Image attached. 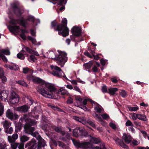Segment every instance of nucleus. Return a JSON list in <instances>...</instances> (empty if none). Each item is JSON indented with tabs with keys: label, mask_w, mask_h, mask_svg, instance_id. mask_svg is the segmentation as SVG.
Returning a JSON list of instances; mask_svg holds the SVG:
<instances>
[{
	"label": "nucleus",
	"mask_w": 149,
	"mask_h": 149,
	"mask_svg": "<svg viewBox=\"0 0 149 149\" xmlns=\"http://www.w3.org/2000/svg\"><path fill=\"white\" fill-rule=\"evenodd\" d=\"M27 79L35 83L42 84V85L38 87V91L43 96L49 98H55L54 93L56 89L54 86L48 84H44V81L42 79L35 77L32 75L27 76Z\"/></svg>",
	"instance_id": "f257e3e1"
},
{
	"label": "nucleus",
	"mask_w": 149,
	"mask_h": 149,
	"mask_svg": "<svg viewBox=\"0 0 149 149\" xmlns=\"http://www.w3.org/2000/svg\"><path fill=\"white\" fill-rule=\"evenodd\" d=\"M20 120L22 122H25L24 127L26 133L31 134L35 137L39 136L38 133V132H33L35 130V128L33 127H31V126L35 125L37 124L36 121L34 120L30 119L28 116L25 115L22 117Z\"/></svg>",
	"instance_id": "f03ea898"
},
{
	"label": "nucleus",
	"mask_w": 149,
	"mask_h": 149,
	"mask_svg": "<svg viewBox=\"0 0 149 149\" xmlns=\"http://www.w3.org/2000/svg\"><path fill=\"white\" fill-rule=\"evenodd\" d=\"M48 57L49 58H53L57 61L56 63L63 67L67 60V54L64 52L58 51L57 53L53 52H49Z\"/></svg>",
	"instance_id": "7ed1b4c3"
},
{
	"label": "nucleus",
	"mask_w": 149,
	"mask_h": 149,
	"mask_svg": "<svg viewBox=\"0 0 149 149\" xmlns=\"http://www.w3.org/2000/svg\"><path fill=\"white\" fill-rule=\"evenodd\" d=\"M67 21L66 18H63L62 20L61 24L56 26L55 30L58 31L59 35H61L63 37H66L69 34V30L67 26Z\"/></svg>",
	"instance_id": "20e7f679"
},
{
	"label": "nucleus",
	"mask_w": 149,
	"mask_h": 149,
	"mask_svg": "<svg viewBox=\"0 0 149 149\" xmlns=\"http://www.w3.org/2000/svg\"><path fill=\"white\" fill-rule=\"evenodd\" d=\"M50 67L52 70V72L50 73L54 76L57 77H61L63 76L64 77L67 79L65 74L61 69L56 65H50Z\"/></svg>",
	"instance_id": "39448f33"
},
{
	"label": "nucleus",
	"mask_w": 149,
	"mask_h": 149,
	"mask_svg": "<svg viewBox=\"0 0 149 149\" xmlns=\"http://www.w3.org/2000/svg\"><path fill=\"white\" fill-rule=\"evenodd\" d=\"M72 118L75 120L80 122L83 124L85 125L86 123H88L93 127H95V126L94 122L89 120H87V118L85 117H82L80 118L75 116H73L72 117Z\"/></svg>",
	"instance_id": "423d86ee"
},
{
	"label": "nucleus",
	"mask_w": 149,
	"mask_h": 149,
	"mask_svg": "<svg viewBox=\"0 0 149 149\" xmlns=\"http://www.w3.org/2000/svg\"><path fill=\"white\" fill-rule=\"evenodd\" d=\"M10 10L13 11L14 13L18 16L20 15L22 13V11L20 10L18 6L15 3H13L11 5V8Z\"/></svg>",
	"instance_id": "0eeeda50"
},
{
	"label": "nucleus",
	"mask_w": 149,
	"mask_h": 149,
	"mask_svg": "<svg viewBox=\"0 0 149 149\" xmlns=\"http://www.w3.org/2000/svg\"><path fill=\"white\" fill-rule=\"evenodd\" d=\"M19 101V98L17 95L15 93H13L11 95L10 100V103L13 104L18 103Z\"/></svg>",
	"instance_id": "6e6552de"
},
{
	"label": "nucleus",
	"mask_w": 149,
	"mask_h": 149,
	"mask_svg": "<svg viewBox=\"0 0 149 149\" xmlns=\"http://www.w3.org/2000/svg\"><path fill=\"white\" fill-rule=\"evenodd\" d=\"M6 116L9 118L11 119H16L18 118V116L16 114H13L11 110L10 109L7 110L6 112Z\"/></svg>",
	"instance_id": "1a4fd4ad"
},
{
	"label": "nucleus",
	"mask_w": 149,
	"mask_h": 149,
	"mask_svg": "<svg viewBox=\"0 0 149 149\" xmlns=\"http://www.w3.org/2000/svg\"><path fill=\"white\" fill-rule=\"evenodd\" d=\"M71 32L72 34L76 36L79 37L81 35V30L79 27H73L72 29Z\"/></svg>",
	"instance_id": "9d476101"
},
{
	"label": "nucleus",
	"mask_w": 149,
	"mask_h": 149,
	"mask_svg": "<svg viewBox=\"0 0 149 149\" xmlns=\"http://www.w3.org/2000/svg\"><path fill=\"white\" fill-rule=\"evenodd\" d=\"M9 31L11 32L16 34L20 31V29L19 26H17L10 25L8 26Z\"/></svg>",
	"instance_id": "9b49d317"
},
{
	"label": "nucleus",
	"mask_w": 149,
	"mask_h": 149,
	"mask_svg": "<svg viewBox=\"0 0 149 149\" xmlns=\"http://www.w3.org/2000/svg\"><path fill=\"white\" fill-rule=\"evenodd\" d=\"M9 92L8 91L3 90L0 92V98L3 101H7V97Z\"/></svg>",
	"instance_id": "f8f14e48"
},
{
	"label": "nucleus",
	"mask_w": 149,
	"mask_h": 149,
	"mask_svg": "<svg viewBox=\"0 0 149 149\" xmlns=\"http://www.w3.org/2000/svg\"><path fill=\"white\" fill-rule=\"evenodd\" d=\"M53 144L56 146L58 145V146L62 148V149H69V147L67 146L64 144L63 143L60 141H53Z\"/></svg>",
	"instance_id": "ddd939ff"
},
{
	"label": "nucleus",
	"mask_w": 149,
	"mask_h": 149,
	"mask_svg": "<svg viewBox=\"0 0 149 149\" xmlns=\"http://www.w3.org/2000/svg\"><path fill=\"white\" fill-rule=\"evenodd\" d=\"M81 129L80 128L78 127L76 128L73 130V135L74 136L77 137L79 136H80V135L83 134V133H86L84 132L82 130H81Z\"/></svg>",
	"instance_id": "4468645a"
},
{
	"label": "nucleus",
	"mask_w": 149,
	"mask_h": 149,
	"mask_svg": "<svg viewBox=\"0 0 149 149\" xmlns=\"http://www.w3.org/2000/svg\"><path fill=\"white\" fill-rule=\"evenodd\" d=\"M31 145H32L31 149H35L36 148L37 144L34 140L32 139L31 141L27 143L25 145V148L29 147Z\"/></svg>",
	"instance_id": "2eb2a0df"
},
{
	"label": "nucleus",
	"mask_w": 149,
	"mask_h": 149,
	"mask_svg": "<svg viewBox=\"0 0 149 149\" xmlns=\"http://www.w3.org/2000/svg\"><path fill=\"white\" fill-rule=\"evenodd\" d=\"M114 140L115 141L116 143L118 144L122 147L127 148H128L127 146L125 144L123 141L119 139L118 138L116 137L114 138Z\"/></svg>",
	"instance_id": "dca6fc26"
},
{
	"label": "nucleus",
	"mask_w": 149,
	"mask_h": 149,
	"mask_svg": "<svg viewBox=\"0 0 149 149\" xmlns=\"http://www.w3.org/2000/svg\"><path fill=\"white\" fill-rule=\"evenodd\" d=\"M123 138L125 143L127 144H129L132 141V138L131 136L126 134H123Z\"/></svg>",
	"instance_id": "f3484780"
},
{
	"label": "nucleus",
	"mask_w": 149,
	"mask_h": 149,
	"mask_svg": "<svg viewBox=\"0 0 149 149\" xmlns=\"http://www.w3.org/2000/svg\"><path fill=\"white\" fill-rule=\"evenodd\" d=\"M29 109L28 106L26 105H24L22 106L19 107H17V111L22 112H27Z\"/></svg>",
	"instance_id": "a211bd4d"
},
{
	"label": "nucleus",
	"mask_w": 149,
	"mask_h": 149,
	"mask_svg": "<svg viewBox=\"0 0 149 149\" xmlns=\"http://www.w3.org/2000/svg\"><path fill=\"white\" fill-rule=\"evenodd\" d=\"M4 66L5 68H9L11 70H17L19 68L18 66L15 65L6 64Z\"/></svg>",
	"instance_id": "6ab92c4d"
},
{
	"label": "nucleus",
	"mask_w": 149,
	"mask_h": 149,
	"mask_svg": "<svg viewBox=\"0 0 149 149\" xmlns=\"http://www.w3.org/2000/svg\"><path fill=\"white\" fill-rule=\"evenodd\" d=\"M38 146H40L44 147L46 145L45 141L41 137L38 136Z\"/></svg>",
	"instance_id": "aec40b11"
},
{
	"label": "nucleus",
	"mask_w": 149,
	"mask_h": 149,
	"mask_svg": "<svg viewBox=\"0 0 149 149\" xmlns=\"http://www.w3.org/2000/svg\"><path fill=\"white\" fill-rule=\"evenodd\" d=\"M89 136L90 137V141L92 143L97 144L100 142V140L99 138L93 137L90 135Z\"/></svg>",
	"instance_id": "412c9836"
},
{
	"label": "nucleus",
	"mask_w": 149,
	"mask_h": 149,
	"mask_svg": "<svg viewBox=\"0 0 149 149\" xmlns=\"http://www.w3.org/2000/svg\"><path fill=\"white\" fill-rule=\"evenodd\" d=\"M58 93L59 94H61L63 95H69V93L65 89L61 88L58 91Z\"/></svg>",
	"instance_id": "4be33fe9"
},
{
	"label": "nucleus",
	"mask_w": 149,
	"mask_h": 149,
	"mask_svg": "<svg viewBox=\"0 0 149 149\" xmlns=\"http://www.w3.org/2000/svg\"><path fill=\"white\" fill-rule=\"evenodd\" d=\"M93 61H91L88 63H85L84 64L83 66L85 69H90L93 64Z\"/></svg>",
	"instance_id": "5701e85b"
},
{
	"label": "nucleus",
	"mask_w": 149,
	"mask_h": 149,
	"mask_svg": "<svg viewBox=\"0 0 149 149\" xmlns=\"http://www.w3.org/2000/svg\"><path fill=\"white\" fill-rule=\"evenodd\" d=\"M25 51L29 53H32L33 52V50H32L30 49L28 47L25 46H24L23 47L22 50L20 52H21V53L22 52L24 53L25 52Z\"/></svg>",
	"instance_id": "b1692460"
},
{
	"label": "nucleus",
	"mask_w": 149,
	"mask_h": 149,
	"mask_svg": "<svg viewBox=\"0 0 149 149\" xmlns=\"http://www.w3.org/2000/svg\"><path fill=\"white\" fill-rule=\"evenodd\" d=\"M2 124H3V126L5 129L10 127L11 125V123L7 120H5L2 122Z\"/></svg>",
	"instance_id": "393cba45"
},
{
	"label": "nucleus",
	"mask_w": 149,
	"mask_h": 149,
	"mask_svg": "<svg viewBox=\"0 0 149 149\" xmlns=\"http://www.w3.org/2000/svg\"><path fill=\"white\" fill-rule=\"evenodd\" d=\"M118 90V89L116 88H111L109 89L108 93L110 94L113 95L115 92Z\"/></svg>",
	"instance_id": "a878e982"
},
{
	"label": "nucleus",
	"mask_w": 149,
	"mask_h": 149,
	"mask_svg": "<svg viewBox=\"0 0 149 149\" xmlns=\"http://www.w3.org/2000/svg\"><path fill=\"white\" fill-rule=\"evenodd\" d=\"M25 55L26 56H28V55L27 54H23L21 52H19V53H18L17 54V57L20 59L21 60H24V55Z\"/></svg>",
	"instance_id": "bb28decb"
},
{
	"label": "nucleus",
	"mask_w": 149,
	"mask_h": 149,
	"mask_svg": "<svg viewBox=\"0 0 149 149\" xmlns=\"http://www.w3.org/2000/svg\"><path fill=\"white\" fill-rule=\"evenodd\" d=\"M137 118L144 121H146L147 120V118L146 116L142 114H138Z\"/></svg>",
	"instance_id": "cd10ccee"
},
{
	"label": "nucleus",
	"mask_w": 149,
	"mask_h": 149,
	"mask_svg": "<svg viewBox=\"0 0 149 149\" xmlns=\"http://www.w3.org/2000/svg\"><path fill=\"white\" fill-rule=\"evenodd\" d=\"M0 79H1L2 83L3 84L5 83L7 80L6 77L4 75V73L0 75Z\"/></svg>",
	"instance_id": "c85d7f7f"
},
{
	"label": "nucleus",
	"mask_w": 149,
	"mask_h": 149,
	"mask_svg": "<svg viewBox=\"0 0 149 149\" xmlns=\"http://www.w3.org/2000/svg\"><path fill=\"white\" fill-rule=\"evenodd\" d=\"M5 132L8 134H11L12 133L13 130L12 127H9L5 129Z\"/></svg>",
	"instance_id": "c756f323"
},
{
	"label": "nucleus",
	"mask_w": 149,
	"mask_h": 149,
	"mask_svg": "<svg viewBox=\"0 0 149 149\" xmlns=\"http://www.w3.org/2000/svg\"><path fill=\"white\" fill-rule=\"evenodd\" d=\"M16 82L17 84L24 86L27 87L28 86V84L23 80L17 81Z\"/></svg>",
	"instance_id": "7c9ffc66"
},
{
	"label": "nucleus",
	"mask_w": 149,
	"mask_h": 149,
	"mask_svg": "<svg viewBox=\"0 0 149 149\" xmlns=\"http://www.w3.org/2000/svg\"><path fill=\"white\" fill-rule=\"evenodd\" d=\"M29 138L26 136H23L20 137V141L22 142H25L29 140Z\"/></svg>",
	"instance_id": "2f4dec72"
},
{
	"label": "nucleus",
	"mask_w": 149,
	"mask_h": 149,
	"mask_svg": "<svg viewBox=\"0 0 149 149\" xmlns=\"http://www.w3.org/2000/svg\"><path fill=\"white\" fill-rule=\"evenodd\" d=\"M19 21L20 22V24L24 27H25L26 25L27 24V21L23 18H22L19 20Z\"/></svg>",
	"instance_id": "473e14b6"
},
{
	"label": "nucleus",
	"mask_w": 149,
	"mask_h": 149,
	"mask_svg": "<svg viewBox=\"0 0 149 149\" xmlns=\"http://www.w3.org/2000/svg\"><path fill=\"white\" fill-rule=\"evenodd\" d=\"M93 116L95 119L98 121L100 122V121H102V119L100 115L95 113L94 114H93Z\"/></svg>",
	"instance_id": "72a5a7b5"
},
{
	"label": "nucleus",
	"mask_w": 149,
	"mask_h": 149,
	"mask_svg": "<svg viewBox=\"0 0 149 149\" xmlns=\"http://www.w3.org/2000/svg\"><path fill=\"white\" fill-rule=\"evenodd\" d=\"M36 60V58L35 56L33 54L31 55L30 58H28V60L31 62H32L35 61Z\"/></svg>",
	"instance_id": "f704fd0d"
},
{
	"label": "nucleus",
	"mask_w": 149,
	"mask_h": 149,
	"mask_svg": "<svg viewBox=\"0 0 149 149\" xmlns=\"http://www.w3.org/2000/svg\"><path fill=\"white\" fill-rule=\"evenodd\" d=\"M95 110L97 113H101L103 112V109L99 107H96L94 108Z\"/></svg>",
	"instance_id": "c9c22d12"
},
{
	"label": "nucleus",
	"mask_w": 149,
	"mask_h": 149,
	"mask_svg": "<svg viewBox=\"0 0 149 149\" xmlns=\"http://www.w3.org/2000/svg\"><path fill=\"white\" fill-rule=\"evenodd\" d=\"M28 39L31 40L32 43L35 45H37V41L35 38H33L30 36H29L28 37Z\"/></svg>",
	"instance_id": "e433bc0d"
},
{
	"label": "nucleus",
	"mask_w": 149,
	"mask_h": 149,
	"mask_svg": "<svg viewBox=\"0 0 149 149\" xmlns=\"http://www.w3.org/2000/svg\"><path fill=\"white\" fill-rule=\"evenodd\" d=\"M49 107L52 108L54 110H59V108L58 107H57L55 106L52 104H48Z\"/></svg>",
	"instance_id": "4c0bfd02"
},
{
	"label": "nucleus",
	"mask_w": 149,
	"mask_h": 149,
	"mask_svg": "<svg viewBox=\"0 0 149 149\" xmlns=\"http://www.w3.org/2000/svg\"><path fill=\"white\" fill-rule=\"evenodd\" d=\"M4 112V107L2 104L0 103V116L2 115Z\"/></svg>",
	"instance_id": "58836bf2"
},
{
	"label": "nucleus",
	"mask_w": 149,
	"mask_h": 149,
	"mask_svg": "<svg viewBox=\"0 0 149 149\" xmlns=\"http://www.w3.org/2000/svg\"><path fill=\"white\" fill-rule=\"evenodd\" d=\"M18 143H11V146L12 149H16L17 147Z\"/></svg>",
	"instance_id": "ea45409f"
},
{
	"label": "nucleus",
	"mask_w": 149,
	"mask_h": 149,
	"mask_svg": "<svg viewBox=\"0 0 149 149\" xmlns=\"http://www.w3.org/2000/svg\"><path fill=\"white\" fill-rule=\"evenodd\" d=\"M138 114L134 113L131 115V118L133 120H136L137 118Z\"/></svg>",
	"instance_id": "a19ab883"
},
{
	"label": "nucleus",
	"mask_w": 149,
	"mask_h": 149,
	"mask_svg": "<svg viewBox=\"0 0 149 149\" xmlns=\"http://www.w3.org/2000/svg\"><path fill=\"white\" fill-rule=\"evenodd\" d=\"M8 141L10 143H14L15 141L13 137L11 136H8Z\"/></svg>",
	"instance_id": "79ce46f5"
},
{
	"label": "nucleus",
	"mask_w": 149,
	"mask_h": 149,
	"mask_svg": "<svg viewBox=\"0 0 149 149\" xmlns=\"http://www.w3.org/2000/svg\"><path fill=\"white\" fill-rule=\"evenodd\" d=\"M129 110L131 111H137L139 109V108L137 107H130L128 108Z\"/></svg>",
	"instance_id": "37998d69"
},
{
	"label": "nucleus",
	"mask_w": 149,
	"mask_h": 149,
	"mask_svg": "<svg viewBox=\"0 0 149 149\" xmlns=\"http://www.w3.org/2000/svg\"><path fill=\"white\" fill-rule=\"evenodd\" d=\"M17 147L19 149H24V144L22 143H18Z\"/></svg>",
	"instance_id": "c03bdc74"
},
{
	"label": "nucleus",
	"mask_w": 149,
	"mask_h": 149,
	"mask_svg": "<svg viewBox=\"0 0 149 149\" xmlns=\"http://www.w3.org/2000/svg\"><path fill=\"white\" fill-rule=\"evenodd\" d=\"M125 125L127 126H133V124L131 121L128 120L125 123Z\"/></svg>",
	"instance_id": "a18cd8bd"
},
{
	"label": "nucleus",
	"mask_w": 149,
	"mask_h": 149,
	"mask_svg": "<svg viewBox=\"0 0 149 149\" xmlns=\"http://www.w3.org/2000/svg\"><path fill=\"white\" fill-rule=\"evenodd\" d=\"M9 22L11 24L13 25H16L17 24V21L16 20L11 18H10Z\"/></svg>",
	"instance_id": "49530a36"
},
{
	"label": "nucleus",
	"mask_w": 149,
	"mask_h": 149,
	"mask_svg": "<svg viewBox=\"0 0 149 149\" xmlns=\"http://www.w3.org/2000/svg\"><path fill=\"white\" fill-rule=\"evenodd\" d=\"M101 116L104 119H106L107 118L109 119V117L108 115L106 113H103L101 115Z\"/></svg>",
	"instance_id": "de8ad7c7"
},
{
	"label": "nucleus",
	"mask_w": 149,
	"mask_h": 149,
	"mask_svg": "<svg viewBox=\"0 0 149 149\" xmlns=\"http://www.w3.org/2000/svg\"><path fill=\"white\" fill-rule=\"evenodd\" d=\"M120 95L123 97H125L127 95V93L124 90H122L120 93Z\"/></svg>",
	"instance_id": "09e8293b"
},
{
	"label": "nucleus",
	"mask_w": 149,
	"mask_h": 149,
	"mask_svg": "<svg viewBox=\"0 0 149 149\" xmlns=\"http://www.w3.org/2000/svg\"><path fill=\"white\" fill-rule=\"evenodd\" d=\"M27 20L30 21L32 22L33 23L35 19L33 16H29L28 17Z\"/></svg>",
	"instance_id": "8fccbe9b"
},
{
	"label": "nucleus",
	"mask_w": 149,
	"mask_h": 149,
	"mask_svg": "<svg viewBox=\"0 0 149 149\" xmlns=\"http://www.w3.org/2000/svg\"><path fill=\"white\" fill-rule=\"evenodd\" d=\"M109 125L113 129L116 130L117 128L116 125L112 122L110 123Z\"/></svg>",
	"instance_id": "3c124183"
},
{
	"label": "nucleus",
	"mask_w": 149,
	"mask_h": 149,
	"mask_svg": "<svg viewBox=\"0 0 149 149\" xmlns=\"http://www.w3.org/2000/svg\"><path fill=\"white\" fill-rule=\"evenodd\" d=\"M66 0H60L59 2V5L62 6L63 4H66Z\"/></svg>",
	"instance_id": "603ef678"
},
{
	"label": "nucleus",
	"mask_w": 149,
	"mask_h": 149,
	"mask_svg": "<svg viewBox=\"0 0 149 149\" xmlns=\"http://www.w3.org/2000/svg\"><path fill=\"white\" fill-rule=\"evenodd\" d=\"M29 71V69L28 68H23V72L25 74L27 73Z\"/></svg>",
	"instance_id": "864d4df0"
},
{
	"label": "nucleus",
	"mask_w": 149,
	"mask_h": 149,
	"mask_svg": "<svg viewBox=\"0 0 149 149\" xmlns=\"http://www.w3.org/2000/svg\"><path fill=\"white\" fill-rule=\"evenodd\" d=\"M54 129L55 131L57 132H60L61 131V129L57 127H54Z\"/></svg>",
	"instance_id": "5fc2aeb1"
},
{
	"label": "nucleus",
	"mask_w": 149,
	"mask_h": 149,
	"mask_svg": "<svg viewBox=\"0 0 149 149\" xmlns=\"http://www.w3.org/2000/svg\"><path fill=\"white\" fill-rule=\"evenodd\" d=\"M102 91L103 93H106L107 92V89L106 86H104L102 88Z\"/></svg>",
	"instance_id": "6e6d98bb"
},
{
	"label": "nucleus",
	"mask_w": 149,
	"mask_h": 149,
	"mask_svg": "<svg viewBox=\"0 0 149 149\" xmlns=\"http://www.w3.org/2000/svg\"><path fill=\"white\" fill-rule=\"evenodd\" d=\"M87 103V100L85 99L83 101V102L81 104V105L82 106H83V105L85 106Z\"/></svg>",
	"instance_id": "4d7b16f0"
},
{
	"label": "nucleus",
	"mask_w": 149,
	"mask_h": 149,
	"mask_svg": "<svg viewBox=\"0 0 149 149\" xmlns=\"http://www.w3.org/2000/svg\"><path fill=\"white\" fill-rule=\"evenodd\" d=\"M74 90L77 91L81 93L80 89L77 86H75L74 87Z\"/></svg>",
	"instance_id": "13d9d810"
},
{
	"label": "nucleus",
	"mask_w": 149,
	"mask_h": 149,
	"mask_svg": "<svg viewBox=\"0 0 149 149\" xmlns=\"http://www.w3.org/2000/svg\"><path fill=\"white\" fill-rule=\"evenodd\" d=\"M134 124L137 126L139 127H141V123L139 122L135 121L134 122Z\"/></svg>",
	"instance_id": "bf43d9fd"
},
{
	"label": "nucleus",
	"mask_w": 149,
	"mask_h": 149,
	"mask_svg": "<svg viewBox=\"0 0 149 149\" xmlns=\"http://www.w3.org/2000/svg\"><path fill=\"white\" fill-rule=\"evenodd\" d=\"M12 136L14 140L15 141L18 138V135L17 134H15L13 135Z\"/></svg>",
	"instance_id": "052dcab7"
},
{
	"label": "nucleus",
	"mask_w": 149,
	"mask_h": 149,
	"mask_svg": "<svg viewBox=\"0 0 149 149\" xmlns=\"http://www.w3.org/2000/svg\"><path fill=\"white\" fill-rule=\"evenodd\" d=\"M81 130H82V131L84 132H85L86 133H83V134H82V135H80V136H87V134H88L85 131V130H84L82 128L81 129Z\"/></svg>",
	"instance_id": "680f3d73"
},
{
	"label": "nucleus",
	"mask_w": 149,
	"mask_h": 149,
	"mask_svg": "<svg viewBox=\"0 0 149 149\" xmlns=\"http://www.w3.org/2000/svg\"><path fill=\"white\" fill-rule=\"evenodd\" d=\"M141 132L143 134L144 138H146L147 136L146 132L144 131H141Z\"/></svg>",
	"instance_id": "e2e57ef3"
},
{
	"label": "nucleus",
	"mask_w": 149,
	"mask_h": 149,
	"mask_svg": "<svg viewBox=\"0 0 149 149\" xmlns=\"http://www.w3.org/2000/svg\"><path fill=\"white\" fill-rule=\"evenodd\" d=\"M92 70L93 72H96L97 71L98 69L95 66H94L92 68Z\"/></svg>",
	"instance_id": "0e129e2a"
},
{
	"label": "nucleus",
	"mask_w": 149,
	"mask_h": 149,
	"mask_svg": "<svg viewBox=\"0 0 149 149\" xmlns=\"http://www.w3.org/2000/svg\"><path fill=\"white\" fill-rule=\"evenodd\" d=\"M92 54H93V56H94V58L96 60H97L99 59V57L98 55H95L93 54V52H92Z\"/></svg>",
	"instance_id": "69168bd1"
},
{
	"label": "nucleus",
	"mask_w": 149,
	"mask_h": 149,
	"mask_svg": "<svg viewBox=\"0 0 149 149\" xmlns=\"http://www.w3.org/2000/svg\"><path fill=\"white\" fill-rule=\"evenodd\" d=\"M5 147V144L0 143V149H4Z\"/></svg>",
	"instance_id": "338daca9"
},
{
	"label": "nucleus",
	"mask_w": 149,
	"mask_h": 149,
	"mask_svg": "<svg viewBox=\"0 0 149 149\" xmlns=\"http://www.w3.org/2000/svg\"><path fill=\"white\" fill-rule=\"evenodd\" d=\"M100 61L101 63L103 66H104L105 65V62L104 60L103 59H101L100 60Z\"/></svg>",
	"instance_id": "774afa93"
}]
</instances>
